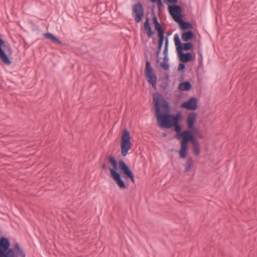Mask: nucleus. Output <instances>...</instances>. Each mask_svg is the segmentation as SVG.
Listing matches in <instances>:
<instances>
[{"label":"nucleus","mask_w":257,"mask_h":257,"mask_svg":"<svg viewBox=\"0 0 257 257\" xmlns=\"http://www.w3.org/2000/svg\"><path fill=\"white\" fill-rule=\"evenodd\" d=\"M153 104L155 116L159 126L165 129L174 128L176 135L183 133L180 121L183 118L182 112L178 111L175 114L171 113V107L159 92L153 94Z\"/></svg>","instance_id":"nucleus-1"},{"label":"nucleus","mask_w":257,"mask_h":257,"mask_svg":"<svg viewBox=\"0 0 257 257\" xmlns=\"http://www.w3.org/2000/svg\"><path fill=\"white\" fill-rule=\"evenodd\" d=\"M106 160L112 167L107 166L105 163H102L101 164V168L105 171L108 169L110 177L120 189L124 190L128 186V184H126L122 178L125 180H130L131 182L135 183V176L133 172L122 159L117 161L112 155H108L106 157Z\"/></svg>","instance_id":"nucleus-2"},{"label":"nucleus","mask_w":257,"mask_h":257,"mask_svg":"<svg viewBox=\"0 0 257 257\" xmlns=\"http://www.w3.org/2000/svg\"><path fill=\"white\" fill-rule=\"evenodd\" d=\"M11 245L8 238L0 237V257H26L24 250L18 242L14 243L13 247Z\"/></svg>","instance_id":"nucleus-3"},{"label":"nucleus","mask_w":257,"mask_h":257,"mask_svg":"<svg viewBox=\"0 0 257 257\" xmlns=\"http://www.w3.org/2000/svg\"><path fill=\"white\" fill-rule=\"evenodd\" d=\"M175 138L180 141V149L178 151L179 158L181 159L186 158L188 153V144H192L197 143L198 141L196 139L195 135L191 133L189 130H184L179 135H176Z\"/></svg>","instance_id":"nucleus-4"},{"label":"nucleus","mask_w":257,"mask_h":257,"mask_svg":"<svg viewBox=\"0 0 257 257\" xmlns=\"http://www.w3.org/2000/svg\"><path fill=\"white\" fill-rule=\"evenodd\" d=\"M13 50L11 44L6 42L0 36V60L5 65L10 66L12 64V55Z\"/></svg>","instance_id":"nucleus-5"},{"label":"nucleus","mask_w":257,"mask_h":257,"mask_svg":"<svg viewBox=\"0 0 257 257\" xmlns=\"http://www.w3.org/2000/svg\"><path fill=\"white\" fill-rule=\"evenodd\" d=\"M131 137L130 133L126 128L123 130L120 142L121 153L123 157L127 155L128 151L131 148Z\"/></svg>","instance_id":"nucleus-6"},{"label":"nucleus","mask_w":257,"mask_h":257,"mask_svg":"<svg viewBox=\"0 0 257 257\" xmlns=\"http://www.w3.org/2000/svg\"><path fill=\"white\" fill-rule=\"evenodd\" d=\"M145 76L148 83L152 85L153 88L157 89V76L154 72L151 62L148 60L146 62Z\"/></svg>","instance_id":"nucleus-7"},{"label":"nucleus","mask_w":257,"mask_h":257,"mask_svg":"<svg viewBox=\"0 0 257 257\" xmlns=\"http://www.w3.org/2000/svg\"><path fill=\"white\" fill-rule=\"evenodd\" d=\"M169 14L176 22H179L185 17L182 6L177 4L168 8Z\"/></svg>","instance_id":"nucleus-8"},{"label":"nucleus","mask_w":257,"mask_h":257,"mask_svg":"<svg viewBox=\"0 0 257 257\" xmlns=\"http://www.w3.org/2000/svg\"><path fill=\"white\" fill-rule=\"evenodd\" d=\"M133 16L136 23H139L144 16V8L142 4L138 2L132 7Z\"/></svg>","instance_id":"nucleus-9"},{"label":"nucleus","mask_w":257,"mask_h":257,"mask_svg":"<svg viewBox=\"0 0 257 257\" xmlns=\"http://www.w3.org/2000/svg\"><path fill=\"white\" fill-rule=\"evenodd\" d=\"M180 107L186 110L194 111L198 108V100L196 97L192 96L187 101L182 102Z\"/></svg>","instance_id":"nucleus-10"},{"label":"nucleus","mask_w":257,"mask_h":257,"mask_svg":"<svg viewBox=\"0 0 257 257\" xmlns=\"http://www.w3.org/2000/svg\"><path fill=\"white\" fill-rule=\"evenodd\" d=\"M180 62L187 63L191 62L195 60L196 55L194 53L188 52H179L177 53Z\"/></svg>","instance_id":"nucleus-11"},{"label":"nucleus","mask_w":257,"mask_h":257,"mask_svg":"<svg viewBox=\"0 0 257 257\" xmlns=\"http://www.w3.org/2000/svg\"><path fill=\"white\" fill-rule=\"evenodd\" d=\"M154 7L155 6L154 5L152 8L151 14L153 16L152 20L155 28V30L157 33L165 31V28H163L162 25L158 21V18L154 10Z\"/></svg>","instance_id":"nucleus-12"},{"label":"nucleus","mask_w":257,"mask_h":257,"mask_svg":"<svg viewBox=\"0 0 257 257\" xmlns=\"http://www.w3.org/2000/svg\"><path fill=\"white\" fill-rule=\"evenodd\" d=\"M196 38L195 33L192 30L181 32V39L184 42H191Z\"/></svg>","instance_id":"nucleus-13"},{"label":"nucleus","mask_w":257,"mask_h":257,"mask_svg":"<svg viewBox=\"0 0 257 257\" xmlns=\"http://www.w3.org/2000/svg\"><path fill=\"white\" fill-rule=\"evenodd\" d=\"M144 30L147 33L148 38H153L155 35V32L153 31L151 26L150 19L147 17L144 23Z\"/></svg>","instance_id":"nucleus-14"},{"label":"nucleus","mask_w":257,"mask_h":257,"mask_svg":"<svg viewBox=\"0 0 257 257\" xmlns=\"http://www.w3.org/2000/svg\"><path fill=\"white\" fill-rule=\"evenodd\" d=\"M179 25V28L181 32L192 30L193 28V25L189 21L184 20L183 19L179 22H177Z\"/></svg>","instance_id":"nucleus-15"},{"label":"nucleus","mask_w":257,"mask_h":257,"mask_svg":"<svg viewBox=\"0 0 257 257\" xmlns=\"http://www.w3.org/2000/svg\"><path fill=\"white\" fill-rule=\"evenodd\" d=\"M185 43H182L180 46L176 50L177 53L184 52V51H187L191 50L193 49L194 45L191 42H185Z\"/></svg>","instance_id":"nucleus-16"},{"label":"nucleus","mask_w":257,"mask_h":257,"mask_svg":"<svg viewBox=\"0 0 257 257\" xmlns=\"http://www.w3.org/2000/svg\"><path fill=\"white\" fill-rule=\"evenodd\" d=\"M197 119V113L194 111L190 113L186 119V124L187 126L195 125Z\"/></svg>","instance_id":"nucleus-17"},{"label":"nucleus","mask_w":257,"mask_h":257,"mask_svg":"<svg viewBox=\"0 0 257 257\" xmlns=\"http://www.w3.org/2000/svg\"><path fill=\"white\" fill-rule=\"evenodd\" d=\"M192 88L191 82L189 81H185L180 83L178 85V89L182 91H188Z\"/></svg>","instance_id":"nucleus-18"},{"label":"nucleus","mask_w":257,"mask_h":257,"mask_svg":"<svg viewBox=\"0 0 257 257\" xmlns=\"http://www.w3.org/2000/svg\"><path fill=\"white\" fill-rule=\"evenodd\" d=\"M43 36L45 39L50 40L56 44L61 45L62 43V42L59 39H58L56 37H55L54 35L52 33H44L43 34Z\"/></svg>","instance_id":"nucleus-19"},{"label":"nucleus","mask_w":257,"mask_h":257,"mask_svg":"<svg viewBox=\"0 0 257 257\" xmlns=\"http://www.w3.org/2000/svg\"><path fill=\"white\" fill-rule=\"evenodd\" d=\"M165 34V31L157 33L158 37V44L157 48L162 49L164 42V35Z\"/></svg>","instance_id":"nucleus-20"},{"label":"nucleus","mask_w":257,"mask_h":257,"mask_svg":"<svg viewBox=\"0 0 257 257\" xmlns=\"http://www.w3.org/2000/svg\"><path fill=\"white\" fill-rule=\"evenodd\" d=\"M193 163L194 160L191 157H189L187 159L186 162L184 165V170L186 172H189L191 171Z\"/></svg>","instance_id":"nucleus-21"},{"label":"nucleus","mask_w":257,"mask_h":257,"mask_svg":"<svg viewBox=\"0 0 257 257\" xmlns=\"http://www.w3.org/2000/svg\"><path fill=\"white\" fill-rule=\"evenodd\" d=\"M192 145L193 152L194 154L196 156H199L200 153V145L199 142L193 144Z\"/></svg>","instance_id":"nucleus-22"},{"label":"nucleus","mask_w":257,"mask_h":257,"mask_svg":"<svg viewBox=\"0 0 257 257\" xmlns=\"http://www.w3.org/2000/svg\"><path fill=\"white\" fill-rule=\"evenodd\" d=\"M174 41L175 43V45L176 46V50L178 49V48L182 44V42L180 39L179 35L178 34H176L174 35Z\"/></svg>","instance_id":"nucleus-23"},{"label":"nucleus","mask_w":257,"mask_h":257,"mask_svg":"<svg viewBox=\"0 0 257 257\" xmlns=\"http://www.w3.org/2000/svg\"><path fill=\"white\" fill-rule=\"evenodd\" d=\"M187 128L188 129L186 130H189L192 134L196 135L197 134H199V131L195 127V125L187 126Z\"/></svg>","instance_id":"nucleus-24"},{"label":"nucleus","mask_w":257,"mask_h":257,"mask_svg":"<svg viewBox=\"0 0 257 257\" xmlns=\"http://www.w3.org/2000/svg\"><path fill=\"white\" fill-rule=\"evenodd\" d=\"M163 3L168 6V8L178 4V0H163Z\"/></svg>","instance_id":"nucleus-25"},{"label":"nucleus","mask_w":257,"mask_h":257,"mask_svg":"<svg viewBox=\"0 0 257 257\" xmlns=\"http://www.w3.org/2000/svg\"><path fill=\"white\" fill-rule=\"evenodd\" d=\"M160 67L165 71H168L169 70L170 65L167 62H162L160 63Z\"/></svg>","instance_id":"nucleus-26"},{"label":"nucleus","mask_w":257,"mask_h":257,"mask_svg":"<svg viewBox=\"0 0 257 257\" xmlns=\"http://www.w3.org/2000/svg\"><path fill=\"white\" fill-rule=\"evenodd\" d=\"M153 4H156L158 8L160 9L163 6L162 0H150Z\"/></svg>","instance_id":"nucleus-27"},{"label":"nucleus","mask_w":257,"mask_h":257,"mask_svg":"<svg viewBox=\"0 0 257 257\" xmlns=\"http://www.w3.org/2000/svg\"><path fill=\"white\" fill-rule=\"evenodd\" d=\"M186 68V63L180 62L178 67V71H184Z\"/></svg>","instance_id":"nucleus-28"},{"label":"nucleus","mask_w":257,"mask_h":257,"mask_svg":"<svg viewBox=\"0 0 257 257\" xmlns=\"http://www.w3.org/2000/svg\"><path fill=\"white\" fill-rule=\"evenodd\" d=\"M198 55L199 56V61H203V56H202V52H201V48H200V40H198Z\"/></svg>","instance_id":"nucleus-29"},{"label":"nucleus","mask_w":257,"mask_h":257,"mask_svg":"<svg viewBox=\"0 0 257 257\" xmlns=\"http://www.w3.org/2000/svg\"><path fill=\"white\" fill-rule=\"evenodd\" d=\"M169 34H168L166 36L164 35V41H165V47H169Z\"/></svg>","instance_id":"nucleus-30"},{"label":"nucleus","mask_w":257,"mask_h":257,"mask_svg":"<svg viewBox=\"0 0 257 257\" xmlns=\"http://www.w3.org/2000/svg\"><path fill=\"white\" fill-rule=\"evenodd\" d=\"M168 48L164 47V49L163 50V55L164 56H168Z\"/></svg>","instance_id":"nucleus-31"},{"label":"nucleus","mask_w":257,"mask_h":257,"mask_svg":"<svg viewBox=\"0 0 257 257\" xmlns=\"http://www.w3.org/2000/svg\"><path fill=\"white\" fill-rule=\"evenodd\" d=\"M161 50L162 49H159L157 48L156 51V57H159V55H160V52L161 51Z\"/></svg>","instance_id":"nucleus-32"},{"label":"nucleus","mask_w":257,"mask_h":257,"mask_svg":"<svg viewBox=\"0 0 257 257\" xmlns=\"http://www.w3.org/2000/svg\"><path fill=\"white\" fill-rule=\"evenodd\" d=\"M169 61V57L168 56H164L163 57V62L168 63Z\"/></svg>","instance_id":"nucleus-33"},{"label":"nucleus","mask_w":257,"mask_h":257,"mask_svg":"<svg viewBox=\"0 0 257 257\" xmlns=\"http://www.w3.org/2000/svg\"><path fill=\"white\" fill-rule=\"evenodd\" d=\"M196 136L200 139H203L204 137L199 132V134H197Z\"/></svg>","instance_id":"nucleus-34"},{"label":"nucleus","mask_w":257,"mask_h":257,"mask_svg":"<svg viewBox=\"0 0 257 257\" xmlns=\"http://www.w3.org/2000/svg\"><path fill=\"white\" fill-rule=\"evenodd\" d=\"M203 61H200L199 64V66L198 67V68H203Z\"/></svg>","instance_id":"nucleus-35"},{"label":"nucleus","mask_w":257,"mask_h":257,"mask_svg":"<svg viewBox=\"0 0 257 257\" xmlns=\"http://www.w3.org/2000/svg\"><path fill=\"white\" fill-rule=\"evenodd\" d=\"M160 62V59L159 57H156V63L157 64H159Z\"/></svg>","instance_id":"nucleus-36"},{"label":"nucleus","mask_w":257,"mask_h":257,"mask_svg":"<svg viewBox=\"0 0 257 257\" xmlns=\"http://www.w3.org/2000/svg\"><path fill=\"white\" fill-rule=\"evenodd\" d=\"M167 135L168 134L167 133H163V134H162L163 136L164 137H166L167 136Z\"/></svg>","instance_id":"nucleus-37"},{"label":"nucleus","mask_w":257,"mask_h":257,"mask_svg":"<svg viewBox=\"0 0 257 257\" xmlns=\"http://www.w3.org/2000/svg\"><path fill=\"white\" fill-rule=\"evenodd\" d=\"M163 89H164V90H165V89H166V87L165 86H163Z\"/></svg>","instance_id":"nucleus-38"}]
</instances>
